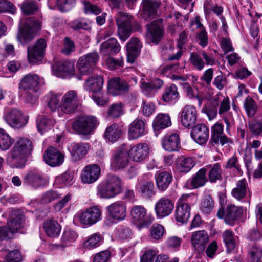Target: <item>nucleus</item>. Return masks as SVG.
<instances>
[{"mask_svg":"<svg viewBox=\"0 0 262 262\" xmlns=\"http://www.w3.org/2000/svg\"><path fill=\"white\" fill-rule=\"evenodd\" d=\"M43 84V78L40 77L36 74L29 73L21 78L19 83V88L37 92Z\"/></svg>","mask_w":262,"mask_h":262,"instance_id":"4468645a","label":"nucleus"},{"mask_svg":"<svg viewBox=\"0 0 262 262\" xmlns=\"http://www.w3.org/2000/svg\"><path fill=\"white\" fill-rule=\"evenodd\" d=\"M108 215L115 221H121L126 216V206L125 203L118 201L111 204L106 208Z\"/></svg>","mask_w":262,"mask_h":262,"instance_id":"f3484780","label":"nucleus"},{"mask_svg":"<svg viewBox=\"0 0 262 262\" xmlns=\"http://www.w3.org/2000/svg\"><path fill=\"white\" fill-rule=\"evenodd\" d=\"M103 79L99 75H93L90 77L85 81L84 89L94 94L100 93L103 85Z\"/></svg>","mask_w":262,"mask_h":262,"instance_id":"c9c22d12","label":"nucleus"},{"mask_svg":"<svg viewBox=\"0 0 262 262\" xmlns=\"http://www.w3.org/2000/svg\"><path fill=\"white\" fill-rule=\"evenodd\" d=\"M163 148L169 152L177 151L180 148V139L178 134L172 133L166 135L161 140Z\"/></svg>","mask_w":262,"mask_h":262,"instance_id":"2f4dec72","label":"nucleus"},{"mask_svg":"<svg viewBox=\"0 0 262 262\" xmlns=\"http://www.w3.org/2000/svg\"><path fill=\"white\" fill-rule=\"evenodd\" d=\"M191 240L195 249L201 252L204 251L208 243L209 236L205 230H200L192 233Z\"/></svg>","mask_w":262,"mask_h":262,"instance_id":"c756f323","label":"nucleus"},{"mask_svg":"<svg viewBox=\"0 0 262 262\" xmlns=\"http://www.w3.org/2000/svg\"><path fill=\"white\" fill-rule=\"evenodd\" d=\"M189 61L198 70L201 71L205 67V62L198 53L196 52L190 54Z\"/></svg>","mask_w":262,"mask_h":262,"instance_id":"0e129e2a","label":"nucleus"},{"mask_svg":"<svg viewBox=\"0 0 262 262\" xmlns=\"http://www.w3.org/2000/svg\"><path fill=\"white\" fill-rule=\"evenodd\" d=\"M64 159V155L53 146L49 147L43 155L45 162L52 167L61 165L63 163Z\"/></svg>","mask_w":262,"mask_h":262,"instance_id":"aec40b11","label":"nucleus"},{"mask_svg":"<svg viewBox=\"0 0 262 262\" xmlns=\"http://www.w3.org/2000/svg\"><path fill=\"white\" fill-rule=\"evenodd\" d=\"M129 154L126 146L120 147L112 155L111 166L114 170L125 168L128 164Z\"/></svg>","mask_w":262,"mask_h":262,"instance_id":"f8f14e48","label":"nucleus"},{"mask_svg":"<svg viewBox=\"0 0 262 262\" xmlns=\"http://www.w3.org/2000/svg\"><path fill=\"white\" fill-rule=\"evenodd\" d=\"M224 126L219 122L215 123L211 128V138L210 143L212 145L220 144L222 146L225 144L232 143L231 139L223 135Z\"/></svg>","mask_w":262,"mask_h":262,"instance_id":"a211bd4d","label":"nucleus"},{"mask_svg":"<svg viewBox=\"0 0 262 262\" xmlns=\"http://www.w3.org/2000/svg\"><path fill=\"white\" fill-rule=\"evenodd\" d=\"M99 59V55L97 52L89 53L80 57L77 62L78 71L82 75L90 73L96 66Z\"/></svg>","mask_w":262,"mask_h":262,"instance_id":"423d86ee","label":"nucleus"},{"mask_svg":"<svg viewBox=\"0 0 262 262\" xmlns=\"http://www.w3.org/2000/svg\"><path fill=\"white\" fill-rule=\"evenodd\" d=\"M248 184L245 179H242L237 182L236 187L232 190V195L240 200L244 198L247 193Z\"/></svg>","mask_w":262,"mask_h":262,"instance_id":"79ce46f5","label":"nucleus"},{"mask_svg":"<svg viewBox=\"0 0 262 262\" xmlns=\"http://www.w3.org/2000/svg\"><path fill=\"white\" fill-rule=\"evenodd\" d=\"M24 216L19 210H12L9 215L7 226L11 232L14 233L23 227Z\"/></svg>","mask_w":262,"mask_h":262,"instance_id":"7c9ffc66","label":"nucleus"},{"mask_svg":"<svg viewBox=\"0 0 262 262\" xmlns=\"http://www.w3.org/2000/svg\"><path fill=\"white\" fill-rule=\"evenodd\" d=\"M47 42L45 39H39L32 46L28 47V60L29 63H36L44 56Z\"/></svg>","mask_w":262,"mask_h":262,"instance_id":"9d476101","label":"nucleus"},{"mask_svg":"<svg viewBox=\"0 0 262 262\" xmlns=\"http://www.w3.org/2000/svg\"><path fill=\"white\" fill-rule=\"evenodd\" d=\"M102 241V238L100 234L95 233L89 237L88 239L84 243V246L91 249L99 246Z\"/></svg>","mask_w":262,"mask_h":262,"instance_id":"6e6d98bb","label":"nucleus"},{"mask_svg":"<svg viewBox=\"0 0 262 262\" xmlns=\"http://www.w3.org/2000/svg\"><path fill=\"white\" fill-rule=\"evenodd\" d=\"M101 173L100 166L95 164L86 166L81 172V180L84 184H90L96 182Z\"/></svg>","mask_w":262,"mask_h":262,"instance_id":"6ab92c4d","label":"nucleus"},{"mask_svg":"<svg viewBox=\"0 0 262 262\" xmlns=\"http://www.w3.org/2000/svg\"><path fill=\"white\" fill-rule=\"evenodd\" d=\"M121 46L114 38H111L103 42L100 46V52L103 56H111L119 52Z\"/></svg>","mask_w":262,"mask_h":262,"instance_id":"72a5a7b5","label":"nucleus"},{"mask_svg":"<svg viewBox=\"0 0 262 262\" xmlns=\"http://www.w3.org/2000/svg\"><path fill=\"white\" fill-rule=\"evenodd\" d=\"M147 26L146 36L155 44H158L161 40L164 34V29L162 19L156 20Z\"/></svg>","mask_w":262,"mask_h":262,"instance_id":"ddd939ff","label":"nucleus"},{"mask_svg":"<svg viewBox=\"0 0 262 262\" xmlns=\"http://www.w3.org/2000/svg\"><path fill=\"white\" fill-rule=\"evenodd\" d=\"M37 127L38 132L42 135L45 132L51 128L52 123L49 119L40 116L38 117L36 120Z\"/></svg>","mask_w":262,"mask_h":262,"instance_id":"5fc2aeb1","label":"nucleus"},{"mask_svg":"<svg viewBox=\"0 0 262 262\" xmlns=\"http://www.w3.org/2000/svg\"><path fill=\"white\" fill-rule=\"evenodd\" d=\"M78 99L75 91L70 90L62 97L60 110L65 114L73 113L78 105Z\"/></svg>","mask_w":262,"mask_h":262,"instance_id":"2eb2a0df","label":"nucleus"},{"mask_svg":"<svg viewBox=\"0 0 262 262\" xmlns=\"http://www.w3.org/2000/svg\"><path fill=\"white\" fill-rule=\"evenodd\" d=\"M70 27L75 30L80 29L89 30L91 29L90 22L84 18L75 19L70 24Z\"/></svg>","mask_w":262,"mask_h":262,"instance_id":"13d9d810","label":"nucleus"},{"mask_svg":"<svg viewBox=\"0 0 262 262\" xmlns=\"http://www.w3.org/2000/svg\"><path fill=\"white\" fill-rule=\"evenodd\" d=\"M197 115V110L193 105H185L181 112V120L182 125L187 128L193 126L196 122Z\"/></svg>","mask_w":262,"mask_h":262,"instance_id":"412c9836","label":"nucleus"},{"mask_svg":"<svg viewBox=\"0 0 262 262\" xmlns=\"http://www.w3.org/2000/svg\"><path fill=\"white\" fill-rule=\"evenodd\" d=\"M25 185L29 186L34 189H37L46 184V180L42 174L36 170L31 171L26 174L23 178Z\"/></svg>","mask_w":262,"mask_h":262,"instance_id":"5701e85b","label":"nucleus"},{"mask_svg":"<svg viewBox=\"0 0 262 262\" xmlns=\"http://www.w3.org/2000/svg\"><path fill=\"white\" fill-rule=\"evenodd\" d=\"M248 128L252 135L258 137L262 133V122L256 120H252L249 122Z\"/></svg>","mask_w":262,"mask_h":262,"instance_id":"4d7b16f0","label":"nucleus"},{"mask_svg":"<svg viewBox=\"0 0 262 262\" xmlns=\"http://www.w3.org/2000/svg\"><path fill=\"white\" fill-rule=\"evenodd\" d=\"M116 237L121 241H128L131 238L132 232L127 227L120 226L117 228Z\"/></svg>","mask_w":262,"mask_h":262,"instance_id":"69168bd1","label":"nucleus"},{"mask_svg":"<svg viewBox=\"0 0 262 262\" xmlns=\"http://www.w3.org/2000/svg\"><path fill=\"white\" fill-rule=\"evenodd\" d=\"M84 11L85 14H94L98 15L102 12V9L99 6L91 3L89 1H84Z\"/></svg>","mask_w":262,"mask_h":262,"instance_id":"338daca9","label":"nucleus"},{"mask_svg":"<svg viewBox=\"0 0 262 262\" xmlns=\"http://www.w3.org/2000/svg\"><path fill=\"white\" fill-rule=\"evenodd\" d=\"M60 95L56 94L50 93L48 95V106L53 111L58 110L60 111L59 104Z\"/></svg>","mask_w":262,"mask_h":262,"instance_id":"680f3d73","label":"nucleus"},{"mask_svg":"<svg viewBox=\"0 0 262 262\" xmlns=\"http://www.w3.org/2000/svg\"><path fill=\"white\" fill-rule=\"evenodd\" d=\"M142 45L140 40L137 38H132L127 43V61L133 63L140 52Z\"/></svg>","mask_w":262,"mask_h":262,"instance_id":"f704fd0d","label":"nucleus"},{"mask_svg":"<svg viewBox=\"0 0 262 262\" xmlns=\"http://www.w3.org/2000/svg\"><path fill=\"white\" fill-rule=\"evenodd\" d=\"M146 133L145 123L141 119L135 120L128 126V137L130 140L137 139Z\"/></svg>","mask_w":262,"mask_h":262,"instance_id":"bb28decb","label":"nucleus"},{"mask_svg":"<svg viewBox=\"0 0 262 262\" xmlns=\"http://www.w3.org/2000/svg\"><path fill=\"white\" fill-rule=\"evenodd\" d=\"M4 259L6 262H21L22 257L18 250H14L8 252Z\"/></svg>","mask_w":262,"mask_h":262,"instance_id":"774afa93","label":"nucleus"},{"mask_svg":"<svg viewBox=\"0 0 262 262\" xmlns=\"http://www.w3.org/2000/svg\"><path fill=\"white\" fill-rule=\"evenodd\" d=\"M136 189L141 196L145 199H149L155 194L154 184L150 181L139 180Z\"/></svg>","mask_w":262,"mask_h":262,"instance_id":"c85d7f7f","label":"nucleus"},{"mask_svg":"<svg viewBox=\"0 0 262 262\" xmlns=\"http://www.w3.org/2000/svg\"><path fill=\"white\" fill-rule=\"evenodd\" d=\"M122 189L120 178L116 175L108 176L104 183L98 187V193L102 198L110 199L120 193Z\"/></svg>","mask_w":262,"mask_h":262,"instance_id":"7ed1b4c3","label":"nucleus"},{"mask_svg":"<svg viewBox=\"0 0 262 262\" xmlns=\"http://www.w3.org/2000/svg\"><path fill=\"white\" fill-rule=\"evenodd\" d=\"M149 147L145 143H139L133 146L128 152L130 158L135 162L144 160L148 154Z\"/></svg>","mask_w":262,"mask_h":262,"instance_id":"a878e982","label":"nucleus"},{"mask_svg":"<svg viewBox=\"0 0 262 262\" xmlns=\"http://www.w3.org/2000/svg\"><path fill=\"white\" fill-rule=\"evenodd\" d=\"M33 148L31 140L26 138H19L15 143L9 152L8 161L11 166L23 168L26 163L27 157L31 154Z\"/></svg>","mask_w":262,"mask_h":262,"instance_id":"f257e3e1","label":"nucleus"},{"mask_svg":"<svg viewBox=\"0 0 262 262\" xmlns=\"http://www.w3.org/2000/svg\"><path fill=\"white\" fill-rule=\"evenodd\" d=\"M214 206L212 199L209 195H207L203 199L200 207L201 211L204 214H209Z\"/></svg>","mask_w":262,"mask_h":262,"instance_id":"e2e57ef3","label":"nucleus"},{"mask_svg":"<svg viewBox=\"0 0 262 262\" xmlns=\"http://www.w3.org/2000/svg\"><path fill=\"white\" fill-rule=\"evenodd\" d=\"M192 127L191 132L192 138L199 144H205L209 135V130L207 126L204 124L200 123Z\"/></svg>","mask_w":262,"mask_h":262,"instance_id":"b1692460","label":"nucleus"},{"mask_svg":"<svg viewBox=\"0 0 262 262\" xmlns=\"http://www.w3.org/2000/svg\"><path fill=\"white\" fill-rule=\"evenodd\" d=\"M90 146L86 143H73L69 148L73 160L77 161L88 153Z\"/></svg>","mask_w":262,"mask_h":262,"instance_id":"473e14b6","label":"nucleus"},{"mask_svg":"<svg viewBox=\"0 0 262 262\" xmlns=\"http://www.w3.org/2000/svg\"><path fill=\"white\" fill-rule=\"evenodd\" d=\"M160 5L159 0H142L143 17L145 19H153L157 14Z\"/></svg>","mask_w":262,"mask_h":262,"instance_id":"cd10ccee","label":"nucleus"},{"mask_svg":"<svg viewBox=\"0 0 262 262\" xmlns=\"http://www.w3.org/2000/svg\"><path fill=\"white\" fill-rule=\"evenodd\" d=\"M157 188L159 190L165 191L172 181V177L168 172L162 171L155 176Z\"/></svg>","mask_w":262,"mask_h":262,"instance_id":"ea45409f","label":"nucleus"},{"mask_svg":"<svg viewBox=\"0 0 262 262\" xmlns=\"http://www.w3.org/2000/svg\"><path fill=\"white\" fill-rule=\"evenodd\" d=\"M102 212L97 206H92L79 213V222L84 225H93L101 219Z\"/></svg>","mask_w":262,"mask_h":262,"instance_id":"1a4fd4ad","label":"nucleus"},{"mask_svg":"<svg viewBox=\"0 0 262 262\" xmlns=\"http://www.w3.org/2000/svg\"><path fill=\"white\" fill-rule=\"evenodd\" d=\"M98 125L97 118L92 116L78 117L72 124V128L78 134L89 135Z\"/></svg>","mask_w":262,"mask_h":262,"instance_id":"20e7f679","label":"nucleus"},{"mask_svg":"<svg viewBox=\"0 0 262 262\" xmlns=\"http://www.w3.org/2000/svg\"><path fill=\"white\" fill-rule=\"evenodd\" d=\"M121 131L116 124L107 127L104 133V137L107 141L114 143L120 137Z\"/></svg>","mask_w":262,"mask_h":262,"instance_id":"c03bdc74","label":"nucleus"},{"mask_svg":"<svg viewBox=\"0 0 262 262\" xmlns=\"http://www.w3.org/2000/svg\"><path fill=\"white\" fill-rule=\"evenodd\" d=\"M13 142L14 140L4 129L0 128V149L7 150Z\"/></svg>","mask_w":262,"mask_h":262,"instance_id":"864d4df0","label":"nucleus"},{"mask_svg":"<svg viewBox=\"0 0 262 262\" xmlns=\"http://www.w3.org/2000/svg\"><path fill=\"white\" fill-rule=\"evenodd\" d=\"M190 194H184L179 199L176 209V220L182 224L186 223L190 216V207L188 204Z\"/></svg>","mask_w":262,"mask_h":262,"instance_id":"6e6552de","label":"nucleus"},{"mask_svg":"<svg viewBox=\"0 0 262 262\" xmlns=\"http://www.w3.org/2000/svg\"><path fill=\"white\" fill-rule=\"evenodd\" d=\"M248 262H262V247L253 245L248 250Z\"/></svg>","mask_w":262,"mask_h":262,"instance_id":"09e8293b","label":"nucleus"},{"mask_svg":"<svg viewBox=\"0 0 262 262\" xmlns=\"http://www.w3.org/2000/svg\"><path fill=\"white\" fill-rule=\"evenodd\" d=\"M243 210L235 205L228 206L225 215V222L226 224L233 225L234 222L242 215Z\"/></svg>","mask_w":262,"mask_h":262,"instance_id":"e433bc0d","label":"nucleus"},{"mask_svg":"<svg viewBox=\"0 0 262 262\" xmlns=\"http://www.w3.org/2000/svg\"><path fill=\"white\" fill-rule=\"evenodd\" d=\"M133 17L128 14L119 12L116 17L118 26V34L120 39L125 42L132 33V23Z\"/></svg>","mask_w":262,"mask_h":262,"instance_id":"39448f33","label":"nucleus"},{"mask_svg":"<svg viewBox=\"0 0 262 262\" xmlns=\"http://www.w3.org/2000/svg\"><path fill=\"white\" fill-rule=\"evenodd\" d=\"M40 23L34 17H29L20 26L17 35L18 41L23 45L31 42L34 38L35 33L40 28Z\"/></svg>","mask_w":262,"mask_h":262,"instance_id":"f03ea898","label":"nucleus"},{"mask_svg":"<svg viewBox=\"0 0 262 262\" xmlns=\"http://www.w3.org/2000/svg\"><path fill=\"white\" fill-rule=\"evenodd\" d=\"M3 118L7 124L13 128H21L27 123V119L22 112L17 108H6Z\"/></svg>","mask_w":262,"mask_h":262,"instance_id":"0eeeda50","label":"nucleus"},{"mask_svg":"<svg viewBox=\"0 0 262 262\" xmlns=\"http://www.w3.org/2000/svg\"><path fill=\"white\" fill-rule=\"evenodd\" d=\"M171 125L170 116L168 114L159 113L155 118L152 127L155 132L165 129Z\"/></svg>","mask_w":262,"mask_h":262,"instance_id":"4c0bfd02","label":"nucleus"},{"mask_svg":"<svg viewBox=\"0 0 262 262\" xmlns=\"http://www.w3.org/2000/svg\"><path fill=\"white\" fill-rule=\"evenodd\" d=\"M123 114V104L121 102L113 104L107 111L108 116L112 118H118Z\"/></svg>","mask_w":262,"mask_h":262,"instance_id":"bf43d9fd","label":"nucleus"},{"mask_svg":"<svg viewBox=\"0 0 262 262\" xmlns=\"http://www.w3.org/2000/svg\"><path fill=\"white\" fill-rule=\"evenodd\" d=\"M244 107L249 117L252 118L257 111V105L255 101L248 96L244 102Z\"/></svg>","mask_w":262,"mask_h":262,"instance_id":"3c124183","label":"nucleus"},{"mask_svg":"<svg viewBox=\"0 0 262 262\" xmlns=\"http://www.w3.org/2000/svg\"><path fill=\"white\" fill-rule=\"evenodd\" d=\"M207 181L206 168H201L187 181V185H190L192 188L196 189L204 186Z\"/></svg>","mask_w":262,"mask_h":262,"instance_id":"58836bf2","label":"nucleus"},{"mask_svg":"<svg viewBox=\"0 0 262 262\" xmlns=\"http://www.w3.org/2000/svg\"><path fill=\"white\" fill-rule=\"evenodd\" d=\"M206 169L208 168V179L211 183L216 182L217 180L222 178V169L219 163H217L213 165H207Z\"/></svg>","mask_w":262,"mask_h":262,"instance_id":"a18cd8bd","label":"nucleus"},{"mask_svg":"<svg viewBox=\"0 0 262 262\" xmlns=\"http://www.w3.org/2000/svg\"><path fill=\"white\" fill-rule=\"evenodd\" d=\"M44 230L48 236H57L61 231V226L58 223L52 220H47L43 224Z\"/></svg>","mask_w":262,"mask_h":262,"instance_id":"a19ab883","label":"nucleus"},{"mask_svg":"<svg viewBox=\"0 0 262 262\" xmlns=\"http://www.w3.org/2000/svg\"><path fill=\"white\" fill-rule=\"evenodd\" d=\"M174 208V202L167 196L159 199L155 205V211L158 218L162 219L170 215Z\"/></svg>","mask_w":262,"mask_h":262,"instance_id":"dca6fc26","label":"nucleus"},{"mask_svg":"<svg viewBox=\"0 0 262 262\" xmlns=\"http://www.w3.org/2000/svg\"><path fill=\"white\" fill-rule=\"evenodd\" d=\"M132 219L141 227H147L154 221V217L147 213V209L141 205L134 206L131 211Z\"/></svg>","mask_w":262,"mask_h":262,"instance_id":"9b49d317","label":"nucleus"},{"mask_svg":"<svg viewBox=\"0 0 262 262\" xmlns=\"http://www.w3.org/2000/svg\"><path fill=\"white\" fill-rule=\"evenodd\" d=\"M21 9L24 14L32 15L38 10V5L34 0H25L21 4Z\"/></svg>","mask_w":262,"mask_h":262,"instance_id":"603ef678","label":"nucleus"},{"mask_svg":"<svg viewBox=\"0 0 262 262\" xmlns=\"http://www.w3.org/2000/svg\"><path fill=\"white\" fill-rule=\"evenodd\" d=\"M53 71L57 77L63 78L70 77L75 73L74 64L69 61H60L54 66Z\"/></svg>","mask_w":262,"mask_h":262,"instance_id":"4be33fe9","label":"nucleus"},{"mask_svg":"<svg viewBox=\"0 0 262 262\" xmlns=\"http://www.w3.org/2000/svg\"><path fill=\"white\" fill-rule=\"evenodd\" d=\"M222 237L227 252H230L234 250L236 246V237L233 232L230 230H226L223 232Z\"/></svg>","mask_w":262,"mask_h":262,"instance_id":"de8ad7c7","label":"nucleus"},{"mask_svg":"<svg viewBox=\"0 0 262 262\" xmlns=\"http://www.w3.org/2000/svg\"><path fill=\"white\" fill-rule=\"evenodd\" d=\"M105 63L107 67L111 70H114L123 66V58L120 57L115 58L111 56H108L105 60Z\"/></svg>","mask_w":262,"mask_h":262,"instance_id":"052dcab7","label":"nucleus"},{"mask_svg":"<svg viewBox=\"0 0 262 262\" xmlns=\"http://www.w3.org/2000/svg\"><path fill=\"white\" fill-rule=\"evenodd\" d=\"M194 161L191 158L182 157L177 163V169L182 172L187 173L195 165Z\"/></svg>","mask_w":262,"mask_h":262,"instance_id":"8fccbe9b","label":"nucleus"},{"mask_svg":"<svg viewBox=\"0 0 262 262\" xmlns=\"http://www.w3.org/2000/svg\"><path fill=\"white\" fill-rule=\"evenodd\" d=\"M77 233L70 229L66 230L62 235L61 241V244H56L55 246L56 248H59L60 247L62 248L66 247L71 243L74 242L77 237Z\"/></svg>","mask_w":262,"mask_h":262,"instance_id":"49530a36","label":"nucleus"},{"mask_svg":"<svg viewBox=\"0 0 262 262\" xmlns=\"http://www.w3.org/2000/svg\"><path fill=\"white\" fill-rule=\"evenodd\" d=\"M179 98V93L176 85L171 84L167 86L162 95V99L164 102H170L176 101Z\"/></svg>","mask_w":262,"mask_h":262,"instance_id":"37998d69","label":"nucleus"},{"mask_svg":"<svg viewBox=\"0 0 262 262\" xmlns=\"http://www.w3.org/2000/svg\"><path fill=\"white\" fill-rule=\"evenodd\" d=\"M107 88L109 93L113 95H118L127 92L129 85L124 80L116 77L108 80Z\"/></svg>","mask_w":262,"mask_h":262,"instance_id":"393cba45","label":"nucleus"}]
</instances>
